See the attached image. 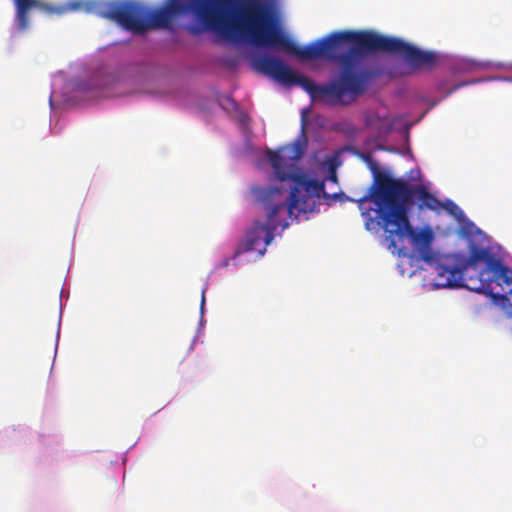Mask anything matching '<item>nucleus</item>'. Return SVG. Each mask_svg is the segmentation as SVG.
<instances>
[{
	"label": "nucleus",
	"instance_id": "nucleus-3",
	"mask_svg": "<svg viewBox=\"0 0 512 512\" xmlns=\"http://www.w3.org/2000/svg\"><path fill=\"white\" fill-rule=\"evenodd\" d=\"M373 172V183L368 192L357 200L358 204L372 202L376 208L389 210L393 205H399L408 211V206L414 199L419 201V208L439 211L443 204L424 185L410 186L403 179H396L386 172L378 170L376 164L370 167Z\"/></svg>",
	"mask_w": 512,
	"mask_h": 512
},
{
	"label": "nucleus",
	"instance_id": "nucleus-2",
	"mask_svg": "<svg viewBox=\"0 0 512 512\" xmlns=\"http://www.w3.org/2000/svg\"><path fill=\"white\" fill-rule=\"evenodd\" d=\"M361 215L365 219L368 230L382 227L387 233L391 246L396 247L408 239L412 246V254L418 260H423L432 266L437 278L436 287H463L466 277L471 272L468 265L470 255L461 254L440 255L432 249L434 233L428 226L416 229L408 218V211L399 205H393L389 210L383 208H367L364 204H358Z\"/></svg>",
	"mask_w": 512,
	"mask_h": 512
},
{
	"label": "nucleus",
	"instance_id": "nucleus-10",
	"mask_svg": "<svg viewBox=\"0 0 512 512\" xmlns=\"http://www.w3.org/2000/svg\"><path fill=\"white\" fill-rule=\"evenodd\" d=\"M466 84H467V82L458 83L452 89H450L448 93L450 94V93L456 91L457 89L465 86Z\"/></svg>",
	"mask_w": 512,
	"mask_h": 512
},
{
	"label": "nucleus",
	"instance_id": "nucleus-5",
	"mask_svg": "<svg viewBox=\"0 0 512 512\" xmlns=\"http://www.w3.org/2000/svg\"><path fill=\"white\" fill-rule=\"evenodd\" d=\"M468 265L471 272L464 286L470 290L493 295L491 285L495 283L505 293H512V269L505 266L489 248L471 245Z\"/></svg>",
	"mask_w": 512,
	"mask_h": 512
},
{
	"label": "nucleus",
	"instance_id": "nucleus-12",
	"mask_svg": "<svg viewBox=\"0 0 512 512\" xmlns=\"http://www.w3.org/2000/svg\"><path fill=\"white\" fill-rule=\"evenodd\" d=\"M306 114H307V110H302V122H304Z\"/></svg>",
	"mask_w": 512,
	"mask_h": 512
},
{
	"label": "nucleus",
	"instance_id": "nucleus-6",
	"mask_svg": "<svg viewBox=\"0 0 512 512\" xmlns=\"http://www.w3.org/2000/svg\"><path fill=\"white\" fill-rule=\"evenodd\" d=\"M304 154L303 148L297 144L285 146L278 151H267V157L273 167L277 178L284 182L290 180L292 187H298L300 192L311 198H326L324 183L317 179H310L305 174L297 171V163Z\"/></svg>",
	"mask_w": 512,
	"mask_h": 512
},
{
	"label": "nucleus",
	"instance_id": "nucleus-13",
	"mask_svg": "<svg viewBox=\"0 0 512 512\" xmlns=\"http://www.w3.org/2000/svg\"><path fill=\"white\" fill-rule=\"evenodd\" d=\"M205 301V298H204V291L202 292V304L204 303Z\"/></svg>",
	"mask_w": 512,
	"mask_h": 512
},
{
	"label": "nucleus",
	"instance_id": "nucleus-4",
	"mask_svg": "<svg viewBox=\"0 0 512 512\" xmlns=\"http://www.w3.org/2000/svg\"><path fill=\"white\" fill-rule=\"evenodd\" d=\"M251 193L265 210L267 220L265 224L258 221L254 223L246 232L243 241L238 245L233 258L251 251L257 252L260 257L263 256L267 246L274 238V231L280 225L276 221V216L285 200L278 187L255 186L251 188Z\"/></svg>",
	"mask_w": 512,
	"mask_h": 512
},
{
	"label": "nucleus",
	"instance_id": "nucleus-1",
	"mask_svg": "<svg viewBox=\"0 0 512 512\" xmlns=\"http://www.w3.org/2000/svg\"><path fill=\"white\" fill-rule=\"evenodd\" d=\"M219 35L234 42L282 50L301 60L323 58L337 63L341 67L339 79L317 85L277 57L261 55L253 61L258 72L286 86L298 85L313 101L327 105L347 104L351 97L364 93L372 73L359 67L368 53L400 55L413 70H431L438 61L432 51L374 31H335L306 46H297L263 0H219Z\"/></svg>",
	"mask_w": 512,
	"mask_h": 512
},
{
	"label": "nucleus",
	"instance_id": "nucleus-7",
	"mask_svg": "<svg viewBox=\"0 0 512 512\" xmlns=\"http://www.w3.org/2000/svg\"><path fill=\"white\" fill-rule=\"evenodd\" d=\"M283 195L284 203L280 210L287 209L290 218H297L301 213H307L313 211L315 201L310 196L303 192H300L298 187H291V192L288 197L282 189L278 188Z\"/></svg>",
	"mask_w": 512,
	"mask_h": 512
},
{
	"label": "nucleus",
	"instance_id": "nucleus-11",
	"mask_svg": "<svg viewBox=\"0 0 512 512\" xmlns=\"http://www.w3.org/2000/svg\"><path fill=\"white\" fill-rule=\"evenodd\" d=\"M229 265V259H224L221 264L219 265V267H227Z\"/></svg>",
	"mask_w": 512,
	"mask_h": 512
},
{
	"label": "nucleus",
	"instance_id": "nucleus-8",
	"mask_svg": "<svg viewBox=\"0 0 512 512\" xmlns=\"http://www.w3.org/2000/svg\"><path fill=\"white\" fill-rule=\"evenodd\" d=\"M91 6H92V4H91V3H85V2H73V3H70V4H69L68 9H69V10H73V11H75V10H79V9H82L83 7H85V10H86L87 12H90V11H92V7H91Z\"/></svg>",
	"mask_w": 512,
	"mask_h": 512
},
{
	"label": "nucleus",
	"instance_id": "nucleus-9",
	"mask_svg": "<svg viewBox=\"0 0 512 512\" xmlns=\"http://www.w3.org/2000/svg\"><path fill=\"white\" fill-rule=\"evenodd\" d=\"M329 180L336 183L337 182V175L335 171V166L333 164L330 165V176Z\"/></svg>",
	"mask_w": 512,
	"mask_h": 512
}]
</instances>
